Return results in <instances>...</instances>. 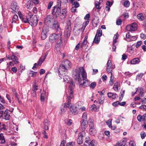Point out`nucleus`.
I'll return each mask as SVG.
<instances>
[{"instance_id":"obj_16","label":"nucleus","mask_w":146,"mask_h":146,"mask_svg":"<svg viewBox=\"0 0 146 146\" xmlns=\"http://www.w3.org/2000/svg\"><path fill=\"white\" fill-rule=\"evenodd\" d=\"M62 38H60L59 42H57L55 46V49L57 52H58L60 50L62 45Z\"/></svg>"},{"instance_id":"obj_3","label":"nucleus","mask_w":146,"mask_h":146,"mask_svg":"<svg viewBox=\"0 0 146 146\" xmlns=\"http://www.w3.org/2000/svg\"><path fill=\"white\" fill-rule=\"evenodd\" d=\"M71 63L67 60L64 61L61 65H60L59 68L61 70V72H65L66 74L67 72L68 69H70L71 67Z\"/></svg>"},{"instance_id":"obj_42","label":"nucleus","mask_w":146,"mask_h":146,"mask_svg":"<svg viewBox=\"0 0 146 146\" xmlns=\"http://www.w3.org/2000/svg\"><path fill=\"white\" fill-rule=\"evenodd\" d=\"M82 121H88L87 119V113H86L84 112L83 113L82 118Z\"/></svg>"},{"instance_id":"obj_20","label":"nucleus","mask_w":146,"mask_h":146,"mask_svg":"<svg viewBox=\"0 0 146 146\" xmlns=\"http://www.w3.org/2000/svg\"><path fill=\"white\" fill-rule=\"evenodd\" d=\"M3 117L4 119L6 120H9L10 119V113L8 110H6L4 111L3 113Z\"/></svg>"},{"instance_id":"obj_59","label":"nucleus","mask_w":146,"mask_h":146,"mask_svg":"<svg viewBox=\"0 0 146 146\" xmlns=\"http://www.w3.org/2000/svg\"><path fill=\"white\" fill-rule=\"evenodd\" d=\"M142 42L141 41H138L136 44V48H138L139 46L142 44Z\"/></svg>"},{"instance_id":"obj_55","label":"nucleus","mask_w":146,"mask_h":146,"mask_svg":"<svg viewBox=\"0 0 146 146\" xmlns=\"http://www.w3.org/2000/svg\"><path fill=\"white\" fill-rule=\"evenodd\" d=\"M75 143L74 142H72L67 144L66 146H74Z\"/></svg>"},{"instance_id":"obj_19","label":"nucleus","mask_w":146,"mask_h":146,"mask_svg":"<svg viewBox=\"0 0 146 146\" xmlns=\"http://www.w3.org/2000/svg\"><path fill=\"white\" fill-rule=\"evenodd\" d=\"M52 28L53 29L55 30L56 31H58L60 30L59 25L58 22L56 21H55L53 23Z\"/></svg>"},{"instance_id":"obj_34","label":"nucleus","mask_w":146,"mask_h":146,"mask_svg":"<svg viewBox=\"0 0 146 146\" xmlns=\"http://www.w3.org/2000/svg\"><path fill=\"white\" fill-rule=\"evenodd\" d=\"M44 128L45 130H47L48 129V121L47 119H45L44 122Z\"/></svg>"},{"instance_id":"obj_4","label":"nucleus","mask_w":146,"mask_h":146,"mask_svg":"<svg viewBox=\"0 0 146 146\" xmlns=\"http://www.w3.org/2000/svg\"><path fill=\"white\" fill-rule=\"evenodd\" d=\"M71 21L69 19H67L66 21V25L64 32V35L67 38L69 37L71 34Z\"/></svg>"},{"instance_id":"obj_50","label":"nucleus","mask_w":146,"mask_h":146,"mask_svg":"<svg viewBox=\"0 0 146 146\" xmlns=\"http://www.w3.org/2000/svg\"><path fill=\"white\" fill-rule=\"evenodd\" d=\"M95 7L96 9H101V7H100V3L99 2H95Z\"/></svg>"},{"instance_id":"obj_9","label":"nucleus","mask_w":146,"mask_h":146,"mask_svg":"<svg viewBox=\"0 0 146 146\" xmlns=\"http://www.w3.org/2000/svg\"><path fill=\"white\" fill-rule=\"evenodd\" d=\"M115 67L114 65H113L111 62V61L109 60L107 64V72L109 74L111 73L112 70Z\"/></svg>"},{"instance_id":"obj_47","label":"nucleus","mask_w":146,"mask_h":146,"mask_svg":"<svg viewBox=\"0 0 146 146\" xmlns=\"http://www.w3.org/2000/svg\"><path fill=\"white\" fill-rule=\"evenodd\" d=\"M96 82H92L91 84H90L89 86L90 88L92 89H93L96 87Z\"/></svg>"},{"instance_id":"obj_14","label":"nucleus","mask_w":146,"mask_h":146,"mask_svg":"<svg viewBox=\"0 0 146 146\" xmlns=\"http://www.w3.org/2000/svg\"><path fill=\"white\" fill-rule=\"evenodd\" d=\"M61 8L56 6H54L52 10V13L53 15H59Z\"/></svg>"},{"instance_id":"obj_10","label":"nucleus","mask_w":146,"mask_h":146,"mask_svg":"<svg viewBox=\"0 0 146 146\" xmlns=\"http://www.w3.org/2000/svg\"><path fill=\"white\" fill-rule=\"evenodd\" d=\"M11 11L13 13H17L19 9V7L17 2L13 1L11 4Z\"/></svg>"},{"instance_id":"obj_23","label":"nucleus","mask_w":146,"mask_h":146,"mask_svg":"<svg viewBox=\"0 0 146 146\" xmlns=\"http://www.w3.org/2000/svg\"><path fill=\"white\" fill-rule=\"evenodd\" d=\"M82 121V122L81 124V127L83 131H84L86 127H87V124L88 123V121Z\"/></svg>"},{"instance_id":"obj_25","label":"nucleus","mask_w":146,"mask_h":146,"mask_svg":"<svg viewBox=\"0 0 146 146\" xmlns=\"http://www.w3.org/2000/svg\"><path fill=\"white\" fill-rule=\"evenodd\" d=\"M120 87V83L117 82H116L114 84L113 86V88L115 91L117 92L118 91L119 87Z\"/></svg>"},{"instance_id":"obj_24","label":"nucleus","mask_w":146,"mask_h":146,"mask_svg":"<svg viewBox=\"0 0 146 146\" xmlns=\"http://www.w3.org/2000/svg\"><path fill=\"white\" fill-rule=\"evenodd\" d=\"M107 95L108 97L112 98V99H113L118 97L117 95L115 93L109 92L108 93Z\"/></svg>"},{"instance_id":"obj_11","label":"nucleus","mask_w":146,"mask_h":146,"mask_svg":"<svg viewBox=\"0 0 146 146\" xmlns=\"http://www.w3.org/2000/svg\"><path fill=\"white\" fill-rule=\"evenodd\" d=\"M126 29L129 31H135L137 29V24L136 23H134L131 24L127 25Z\"/></svg>"},{"instance_id":"obj_27","label":"nucleus","mask_w":146,"mask_h":146,"mask_svg":"<svg viewBox=\"0 0 146 146\" xmlns=\"http://www.w3.org/2000/svg\"><path fill=\"white\" fill-rule=\"evenodd\" d=\"M88 41L87 40H84L83 42L81 43L80 45L81 48H87V47L88 46L87 43Z\"/></svg>"},{"instance_id":"obj_41","label":"nucleus","mask_w":146,"mask_h":146,"mask_svg":"<svg viewBox=\"0 0 146 146\" xmlns=\"http://www.w3.org/2000/svg\"><path fill=\"white\" fill-rule=\"evenodd\" d=\"M46 92L45 91H44L41 94L40 100L41 101H43L44 100Z\"/></svg>"},{"instance_id":"obj_35","label":"nucleus","mask_w":146,"mask_h":146,"mask_svg":"<svg viewBox=\"0 0 146 146\" xmlns=\"http://www.w3.org/2000/svg\"><path fill=\"white\" fill-rule=\"evenodd\" d=\"M96 35H97V36L100 38L102 35V31L101 28H99L97 30Z\"/></svg>"},{"instance_id":"obj_29","label":"nucleus","mask_w":146,"mask_h":146,"mask_svg":"<svg viewBox=\"0 0 146 146\" xmlns=\"http://www.w3.org/2000/svg\"><path fill=\"white\" fill-rule=\"evenodd\" d=\"M33 2L31 0H29L27 3V8L28 9H31L33 6Z\"/></svg>"},{"instance_id":"obj_51","label":"nucleus","mask_w":146,"mask_h":146,"mask_svg":"<svg viewBox=\"0 0 146 146\" xmlns=\"http://www.w3.org/2000/svg\"><path fill=\"white\" fill-rule=\"evenodd\" d=\"M61 2L60 0H58L57 3L56 5L55 6H56L57 7H58L60 8L61 7Z\"/></svg>"},{"instance_id":"obj_22","label":"nucleus","mask_w":146,"mask_h":146,"mask_svg":"<svg viewBox=\"0 0 146 146\" xmlns=\"http://www.w3.org/2000/svg\"><path fill=\"white\" fill-rule=\"evenodd\" d=\"M146 117V114H143V115H139L137 116V119L138 121L140 122L141 121H144Z\"/></svg>"},{"instance_id":"obj_17","label":"nucleus","mask_w":146,"mask_h":146,"mask_svg":"<svg viewBox=\"0 0 146 146\" xmlns=\"http://www.w3.org/2000/svg\"><path fill=\"white\" fill-rule=\"evenodd\" d=\"M67 11L66 9H62L61 11H60V18L62 19L65 18L66 16Z\"/></svg>"},{"instance_id":"obj_1","label":"nucleus","mask_w":146,"mask_h":146,"mask_svg":"<svg viewBox=\"0 0 146 146\" xmlns=\"http://www.w3.org/2000/svg\"><path fill=\"white\" fill-rule=\"evenodd\" d=\"M67 94V102L64 103V105L62 106V108L61 107V111L63 113L66 111L67 107L69 108L71 114L75 115L78 113V111L76 107L72 105V104L71 103V100L74 96L72 90H70Z\"/></svg>"},{"instance_id":"obj_32","label":"nucleus","mask_w":146,"mask_h":146,"mask_svg":"<svg viewBox=\"0 0 146 146\" xmlns=\"http://www.w3.org/2000/svg\"><path fill=\"white\" fill-rule=\"evenodd\" d=\"M73 33L75 35L78 36L80 33V29H74L73 31Z\"/></svg>"},{"instance_id":"obj_5","label":"nucleus","mask_w":146,"mask_h":146,"mask_svg":"<svg viewBox=\"0 0 146 146\" xmlns=\"http://www.w3.org/2000/svg\"><path fill=\"white\" fill-rule=\"evenodd\" d=\"M59 75V76L61 78H63L64 80L67 83H69L70 84V85L72 87H74L75 85L73 81H70V78L69 76L67 75L68 72H67L66 74H65V72H60L58 70Z\"/></svg>"},{"instance_id":"obj_64","label":"nucleus","mask_w":146,"mask_h":146,"mask_svg":"<svg viewBox=\"0 0 146 146\" xmlns=\"http://www.w3.org/2000/svg\"><path fill=\"white\" fill-rule=\"evenodd\" d=\"M135 145V144L133 141H131L129 143V146H134Z\"/></svg>"},{"instance_id":"obj_6","label":"nucleus","mask_w":146,"mask_h":146,"mask_svg":"<svg viewBox=\"0 0 146 146\" xmlns=\"http://www.w3.org/2000/svg\"><path fill=\"white\" fill-rule=\"evenodd\" d=\"M33 15L31 12L29 11L28 17H29V24L32 26H35L37 24L38 19L36 15L32 17Z\"/></svg>"},{"instance_id":"obj_60","label":"nucleus","mask_w":146,"mask_h":146,"mask_svg":"<svg viewBox=\"0 0 146 146\" xmlns=\"http://www.w3.org/2000/svg\"><path fill=\"white\" fill-rule=\"evenodd\" d=\"M119 101H117L116 102H113L112 103V105L114 106H117L119 105Z\"/></svg>"},{"instance_id":"obj_62","label":"nucleus","mask_w":146,"mask_h":146,"mask_svg":"<svg viewBox=\"0 0 146 146\" xmlns=\"http://www.w3.org/2000/svg\"><path fill=\"white\" fill-rule=\"evenodd\" d=\"M11 70L14 73H16L17 71V69L15 67L12 68Z\"/></svg>"},{"instance_id":"obj_61","label":"nucleus","mask_w":146,"mask_h":146,"mask_svg":"<svg viewBox=\"0 0 146 146\" xmlns=\"http://www.w3.org/2000/svg\"><path fill=\"white\" fill-rule=\"evenodd\" d=\"M142 139H143L145 138V136H146V134L144 132L141 133H140Z\"/></svg>"},{"instance_id":"obj_63","label":"nucleus","mask_w":146,"mask_h":146,"mask_svg":"<svg viewBox=\"0 0 146 146\" xmlns=\"http://www.w3.org/2000/svg\"><path fill=\"white\" fill-rule=\"evenodd\" d=\"M73 5L75 8L78 7L80 5L79 3L76 1L74 2Z\"/></svg>"},{"instance_id":"obj_13","label":"nucleus","mask_w":146,"mask_h":146,"mask_svg":"<svg viewBox=\"0 0 146 146\" xmlns=\"http://www.w3.org/2000/svg\"><path fill=\"white\" fill-rule=\"evenodd\" d=\"M28 13L27 14H28ZM19 18L22 21L25 23H29V17H28V14L27 16L23 17L22 15L21 14L20 12H18Z\"/></svg>"},{"instance_id":"obj_7","label":"nucleus","mask_w":146,"mask_h":146,"mask_svg":"<svg viewBox=\"0 0 146 146\" xmlns=\"http://www.w3.org/2000/svg\"><path fill=\"white\" fill-rule=\"evenodd\" d=\"M82 80H83L82 82V80L81 79V81H79L78 83L80 85L82 86L83 87H87L89 86L90 82V81L88 80L87 78V74H84L82 73Z\"/></svg>"},{"instance_id":"obj_15","label":"nucleus","mask_w":146,"mask_h":146,"mask_svg":"<svg viewBox=\"0 0 146 146\" xmlns=\"http://www.w3.org/2000/svg\"><path fill=\"white\" fill-rule=\"evenodd\" d=\"M85 133V132L84 131H82L79 133L78 135V137L77 140V141L78 144H81L83 143V137L84 136Z\"/></svg>"},{"instance_id":"obj_40","label":"nucleus","mask_w":146,"mask_h":146,"mask_svg":"<svg viewBox=\"0 0 146 146\" xmlns=\"http://www.w3.org/2000/svg\"><path fill=\"white\" fill-rule=\"evenodd\" d=\"M65 122L66 124L69 126L72 123V120L69 119H66L65 120Z\"/></svg>"},{"instance_id":"obj_38","label":"nucleus","mask_w":146,"mask_h":146,"mask_svg":"<svg viewBox=\"0 0 146 146\" xmlns=\"http://www.w3.org/2000/svg\"><path fill=\"white\" fill-rule=\"evenodd\" d=\"M138 90L139 91V95L142 97L144 92V90L141 87L138 88Z\"/></svg>"},{"instance_id":"obj_54","label":"nucleus","mask_w":146,"mask_h":146,"mask_svg":"<svg viewBox=\"0 0 146 146\" xmlns=\"http://www.w3.org/2000/svg\"><path fill=\"white\" fill-rule=\"evenodd\" d=\"M6 97L8 100L9 101V103H11V98L10 95L8 94H6Z\"/></svg>"},{"instance_id":"obj_21","label":"nucleus","mask_w":146,"mask_h":146,"mask_svg":"<svg viewBox=\"0 0 146 146\" xmlns=\"http://www.w3.org/2000/svg\"><path fill=\"white\" fill-rule=\"evenodd\" d=\"M89 129V133L90 134L92 135H95L97 133V131L93 125H91Z\"/></svg>"},{"instance_id":"obj_39","label":"nucleus","mask_w":146,"mask_h":146,"mask_svg":"<svg viewBox=\"0 0 146 146\" xmlns=\"http://www.w3.org/2000/svg\"><path fill=\"white\" fill-rule=\"evenodd\" d=\"M111 74V76L110 77V79L109 82L110 85L111 86L113 85V80L114 78V76H113V74L112 72L110 73Z\"/></svg>"},{"instance_id":"obj_58","label":"nucleus","mask_w":146,"mask_h":146,"mask_svg":"<svg viewBox=\"0 0 146 146\" xmlns=\"http://www.w3.org/2000/svg\"><path fill=\"white\" fill-rule=\"evenodd\" d=\"M122 22V20L120 19L118 20L116 22V25H121Z\"/></svg>"},{"instance_id":"obj_2","label":"nucleus","mask_w":146,"mask_h":146,"mask_svg":"<svg viewBox=\"0 0 146 146\" xmlns=\"http://www.w3.org/2000/svg\"><path fill=\"white\" fill-rule=\"evenodd\" d=\"M86 74L84 68L82 67L77 68L73 72L72 74V77L75 80H77L78 82L81 81V78L80 76V74L81 75L82 78L83 74Z\"/></svg>"},{"instance_id":"obj_26","label":"nucleus","mask_w":146,"mask_h":146,"mask_svg":"<svg viewBox=\"0 0 146 146\" xmlns=\"http://www.w3.org/2000/svg\"><path fill=\"white\" fill-rule=\"evenodd\" d=\"M140 62V60L139 58H134L131 61V64H136L139 63Z\"/></svg>"},{"instance_id":"obj_8","label":"nucleus","mask_w":146,"mask_h":146,"mask_svg":"<svg viewBox=\"0 0 146 146\" xmlns=\"http://www.w3.org/2000/svg\"><path fill=\"white\" fill-rule=\"evenodd\" d=\"M62 35L61 33H60L59 35L56 34H52L49 38L50 41L51 43L56 42L59 38H62L61 36Z\"/></svg>"},{"instance_id":"obj_53","label":"nucleus","mask_w":146,"mask_h":146,"mask_svg":"<svg viewBox=\"0 0 146 146\" xmlns=\"http://www.w3.org/2000/svg\"><path fill=\"white\" fill-rule=\"evenodd\" d=\"M53 4V2L52 1H50L49 3H48V6L47 7V9H50L51 7L52 6V5Z\"/></svg>"},{"instance_id":"obj_31","label":"nucleus","mask_w":146,"mask_h":146,"mask_svg":"<svg viewBox=\"0 0 146 146\" xmlns=\"http://www.w3.org/2000/svg\"><path fill=\"white\" fill-rule=\"evenodd\" d=\"M100 40V38L99 37L97 36V35H96L94 38L93 42L98 44Z\"/></svg>"},{"instance_id":"obj_36","label":"nucleus","mask_w":146,"mask_h":146,"mask_svg":"<svg viewBox=\"0 0 146 146\" xmlns=\"http://www.w3.org/2000/svg\"><path fill=\"white\" fill-rule=\"evenodd\" d=\"M46 55H45V56L41 57L39 59L38 63V65H40L42 63L44 60Z\"/></svg>"},{"instance_id":"obj_46","label":"nucleus","mask_w":146,"mask_h":146,"mask_svg":"<svg viewBox=\"0 0 146 146\" xmlns=\"http://www.w3.org/2000/svg\"><path fill=\"white\" fill-rule=\"evenodd\" d=\"M18 16L15 14L13 16L12 19V23L14 22L15 23H16L17 21H18Z\"/></svg>"},{"instance_id":"obj_49","label":"nucleus","mask_w":146,"mask_h":146,"mask_svg":"<svg viewBox=\"0 0 146 146\" xmlns=\"http://www.w3.org/2000/svg\"><path fill=\"white\" fill-rule=\"evenodd\" d=\"M88 123L90 127V126H91L90 125H93L94 126V120L93 119H90L88 120Z\"/></svg>"},{"instance_id":"obj_48","label":"nucleus","mask_w":146,"mask_h":146,"mask_svg":"<svg viewBox=\"0 0 146 146\" xmlns=\"http://www.w3.org/2000/svg\"><path fill=\"white\" fill-rule=\"evenodd\" d=\"M130 2L128 1H125L123 4V5L124 7H128L130 5Z\"/></svg>"},{"instance_id":"obj_33","label":"nucleus","mask_w":146,"mask_h":146,"mask_svg":"<svg viewBox=\"0 0 146 146\" xmlns=\"http://www.w3.org/2000/svg\"><path fill=\"white\" fill-rule=\"evenodd\" d=\"M18 60V58L14 55H12L11 57V60L16 62L15 63L18 64L19 63V62L17 61Z\"/></svg>"},{"instance_id":"obj_37","label":"nucleus","mask_w":146,"mask_h":146,"mask_svg":"<svg viewBox=\"0 0 146 146\" xmlns=\"http://www.w3.org/2000/svg\"><path fill=\"white\" fill-rule=\"evenodd\" d=\"M89 23V21L88 20L86 21L83 24L82 27L81 28L82 30V31H84L85 28H86V26Z\"/></svg>"},{"instance_id":"obj_18","label":"nucleus","mask_w":146,"mask_h":146,"mask_svg":"<svg viewBox=\"0 0 146 146\" xmlns=\"http://www.w3.org/2000/svg\"><path fill=\"white\" fill-rule=\"evenodd\" d=\"M96 144V141L95 140H92L91 141L86 140H85L84 145L85 146H95Z\"/></svg>"},{"instance_id":"obj_57","label":"nucleus","mask_w":146,"mask_h":146,"mask_svg":"<svg viewBox=\"0 0 146 146\" xmlns=\"http://www.w3.org/2000/svg\"><path fill=\"white\" fill-rule=\"evenodd\" d=\"M140 109L142 110H145L146 111V105H143L140 106L139 107Z\"/></svg>"},{"instance_id":"obj_44","label":"nucleus","mask_w":146,"mask_h":146,"mask_svg":"<svg viewBox=\"0 0 146 146\" xmlns=\"http://www.w3.org/2000/svg\"><path fill=\"white\" fill-rule=\"evenodd\" d=\"M2 127L0 128V130L2 131H5L7 129V126L4 124L2 125Z\"/></svg>"},{"instance_id":"obj_56","label":"nucleus","mask_w":146,"mask_h":146,"mask_svg":"<svg viewBox=\"0 0 146 146\" xmlns=\"http://www.w3.org/2000/svg\"><path fill=\"white\" fill-rule=\"evenodd\" d=\"M102 78L103 81L104 82L106 80L107 77L106 75L104 74L102 76Z\"/></svg>"},{"instance_id":"obj_28","label":"nucleus","mask_w":146,"mask_h":146,"mask_svg":"<svg viewBox=\"0 0 146 146\" xmlns=\"http://www.w3.org/2000/svg\"><path fill=\"white\" fill-rule=\"evenodd\" d=\"M5 141L3 133L0 134V144H3L5 143Z\"/></svg>"},{"instance_id":"obj_43","label":"nucleus","mask_w":146,"mask_h":146,"mask_svg":"<svg viewBox=\"0 0 146 146\" xmlns=\"http://www.w3.org/2000/svg\"><path fill=\"white\" fill-rule=\"evenodd\" d=\"M105 99L104 96H100L99 101V103L100 104H102L104 102V101Z\"/></svg>"},{"instance_id":"obj_45","label":"nucleus","mask_w":146,"mask_h":146,"mask_svg":"<svg viewBox=\"0 0 146 146\" xmlns=\"http://www.w3.org/2000/svg\"><path fill=\"white\" fill-rule=\"evenodd\" d=\"M37 72H36L30 71L29 74V77H33L36 75Z\"/></svg>"},{"instance_id":"obj_12","label":"nucleus","mask_w":146,"mask_h":146,"mask_svg":"<svg viewBox=\"0 0 146 146\" xmlns=\"http://www.w3.org/2000/svg\"><path fill=\"white\" fill-rule=\"evenodd\" d=\"M48 27L47 25H44L42 28V31L41 33V38L44 40L46 37V33L48 31Z\"/></svg>"},{"instance_id":"obj_52","label":"nucleus","mask_w":146,"mask_h":146,"mask_svg":"<svg viewBox=\"0 0 146 146\" xmlns=\"http://www.w3.org/2000/svg\"><path fill=\"white\" fill-rule=\"evenodd\" d=\"M42 134L43 135V137L44 138H45L46 139H47L48 138L47 133L45 131H43L42 132Z\"/></svg>"},{"instance_id":"obj_30","label":"nucleus","mask_w":146,"mask_h":146,"mask_svg":"<svg viewBox=\"0 0 146 146\" xmlns=\"http://www.w3.org/2000/svg\"><path fill=\"white\" fill-rule=\"evenodd\" d=\"M137 17L138 19L141 21L145 19L144 16L141 13L138 14L137 15Z\"/></svg>"}]
</instances>
